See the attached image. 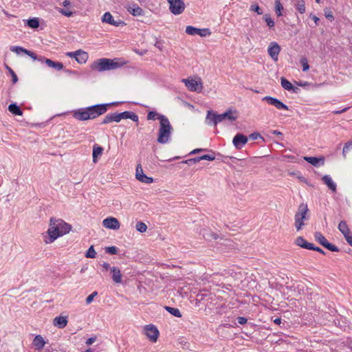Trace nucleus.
<instances>
[{"label": "nucleus", "mask_w": 352, "mask_h": 352, "mask_svg": "<svg viewBox=\"0 0 352 352\" xmlns=\"http://www.w3.org/2000/svg\"><path fill=\"white\" fill-rule=\"evenodd\" d=\"M114 104L115 102L98 104L86 108H80L74 111L73 117L80 121L94 120L104 114L108 110V107Z\"/></svg>", "instance_id": "nucleus-1"}, {"label": "nucleus", "mask_w": 352, "mask_h": 352, "mask_svg": "<svg viewBox=\"0 0 352 352\" xmlns=\"http://www.w3.org/2000/svg\"><path fill=\"white\" fill-rule=\"evenodd\" d=\"M50 222L47 230L49 238L45 241L46 243L54 242L58 237L69 233L72 230V226L60 219L52 217Z\"/></svg>", "instance_id": "nucleus-2"}, {"label": "nucleus", "mask_w": 352, "mask_h": 352, "mask_svg": "<svg viewBox=\"0 0 352 352\" xmlns=\"http://www.w3.org/2000/svg\"><path fill=\"white\" fill-rule=\"evenodd\" d=\"M228 120L230 122H234L237 119L236 111H232L229 109L226 112L221 114H218L212 110L208 111L206 120L208 125L216 126L217 124L221 122L224 120Z\"/></svg>", "instance_id": "nucleus-3"}, {"label": "nucleus", "mask_w": 352, "mask_h": 352, "mask_svg": "<svg viewBox=\"0 0 352 352\" xmlns=\"http://www.w3.org/2000/svg\"><path fill=\"white\" fill-rule=\"evenodd\" d=\"M123 64V63L119 62L116 58H102L94 60L90 65V67L92 70L102 72L118 69Z\"/></svg>", "instance_id": "nucleus-4"}, {"label": "nucleus", "mask_w": 352, "mask_h": 352, "mask_svg": "<svg viewBox=\"0 0 352 352\" xmlns=\"http://www.w3.org/2000/svg\"><path fill=\"white\" fill-rule=\"evenodd\" d=\"M160 129L157 141L160 144H166L169 142L173 130L166 116H160Z\"/></svg>", "instance_id": "nucleus-5"}, {"label": "nucleus", "mask_w": 352, "mask_h": 352, "mask_svg": "<svg viewBox=\"0 0 352 352\" xmlns=\"http://www.w3.org/2000/svg\"><path fill=\"white\" fill-rule=\"evenodd\" d=\"M308 212L309 209L307 204L305 203H301L299 205L298 210L294 215V226L297 231H300V230H302L303 226L305 225L304 221L305 220H308Z\"/></svg>", "instance_id": "nucleus-6"}, {"label": "nucleus", "mask_w": 352, "mask_h": 352, "mask_svg": "<svg viewBox=\"0 0 352 352\" xmlns=\"http://www.w3.org/2000/svg\"><path fill=\"white\" fill-rule=\"evenodd\" d=\"M188 88V89L190 91H195L199 93L203 89V83L201 78H197V79L193 78H186L182 79V80Z\"/></svg>", "instance_id": "nucleus-7"}, {"label": "nucleus", "mask_w": 352, "mask_h": 352, "mask_svg": "<svg viewBox=\"0 0 352 352\" xmlns=\"http://www.w3.org/2000/svg\"><path fill=\"white\" fill-rule=\"evenodd\" d=\"M314 238L318 243H319L321 245H322L324 248H327L329 251H340V249L334 244L329 243L321 232H316L314 233Z\"/></svg>", "instance_id": "nucleus-8"}, {"label": "nucleus", "mask_w": 352, "mask_h": 352, "mask_svg": "<svg viewBox=\"0 0 352 352\" xmlns=\"http://www.w3.org/2000/svg\"><path fill=\"white\" fill-rule=\"evenodd\" d=\"M170 11L177 15L182 14L185 9V4L183 0H168Z\"/></svg>", "instance_id": "nucleus-9"}, {"label": "nucleus", "mask_w": 352, "mask_h": 352, "mask_svg": "<svg viewBox=\"0 0 352 352\" xmlns=\"http://www.w3.org/2000/svg\"><path fill=\"white\" fill-rule=\"evenodd\" d=\"M263 101H266L269 104L274 106L278 110H288L287 105L282 102L280 100L272 97L265 96L262 98Z\"/></svg>", "instance_id": "nucleus-10"}, {"label": "nucleus", "mask_w": 352, "mask_h": 352, "mask_svg": "<svg viewBox=\"0 0 352 352\" xmlns=\"http://www.w3.org/2000/svg\"><path fill=\"white\" fill-rule=\"evenodd\" d=\"M186 32L190 35H199L201 36H206L211 34L210 30L208 28L199 29L195 28L191 25H188L186 28Z\"/></svg>", "instance_id": "nucleus-11"}, {"label": "nucleus", "mask_w": 352, "mask_h": 352, "mask_svg": "<svg viewBox=\"0 0 352 352\" xmlns=\"http://www.w3.org/2000/svg\"><path fill=\"white\" fill-rule=\"evenodd\" d=\"M145 334L152 341L156 342L159 336V331L153 324H148L144 327Z\"/></svg>", "instance_id": "nucleus-12"}, {"label": "nucleus", "mask_w": 352, "mask_h": 352, "mask_svg": "<svg viewBox=\"0 0 352 352\" xmlns=\"http://www.w3.org/2000/svg\"><path fill=\"white\" fill-rule=\"evenodd\" d=\"M248 137L245 135L238 133H236L232 140V143L234 147L239 150L248 142Z\"/></svg>", "instance_id": "nucleus-13"}, {"label": "nucleus", "mask_w": 352, "mask_h": 352, "mask_svg": "<svg viewBox=\"0 0 352 352\" xmlns=\"http://www.w3.org/2000/svg\"><path fill=\"white\" fill-rule=\"evenodd\" d=\"M102 225L106 228L111 230H118L120 227L119 221L116 218L111 217L104 219L102 221Z\"/></svg>", "instance_id": "nucleus-14"}, {"label": "nucleus", "mask_w": 352, "mask_h": 352, "mask_svg": "<svg viewBox=\"0 0 352 352\" xmlns=\"http://www.w3.org/2000/svg\"><path fill=\"white\" fill-rule=\"evenodd\" d=\"M267 52L270 57L276 61L280 52V47L277 43L272 42L268 47Z\"/></svg>", "instance_id": "nucleus-15"}, {"label": "nucleus", "mask_w": 352, "mask_h": 352, "mask_svg": "<svg viewBox=\"0 0 352 352\" xmlns=\"http://www.w3.org/2000/svg\"><path fill=\"white\" fill-rule=\"evenodd\" d=\"M199 234L202 235L206 241H211L212 239L217 240L218 239H223V237H221L217 233L212 232L207 228L201 229Z\"/></svg>", "instance_id": "nucleus-16"}, {"label": "nucleus", "mask_w": 352, "mask_h": 352, "mask_svg": "<svg viewBox=\"0 0 352 352\" xmlns=\"http://www.w3.org/2000/svg\"><path fill=\"white\" fill-rule=\"evenodd\" d=\"M102 21L103 23H109V24L112 25L116 27H118L120 25L124 24V21H122L121 20H118V21L114 20L113 16L109 12H107L103 14V16L102 17Z\"/></svg>", "instance_id": "nucleus-17"}, {"label": "nucleus", "mask_w": 352, "mask_h": 352, "mask_svg": "<svg viewBox=\"0 0 352 352\" xmlns=\"http://www.w3.org/2000/svg\"><path fill=\"white\" fill-rule=\"evenodd\" d=\"M304 160L308 163L311 164L315 167L323 166L324 164L325 159L323 156L320 157H304Z\"/></svg>", "instance_id": "nucleus-18"}, {"label": "nucleus", "mask_w": 352, "mask_h": 352, "mask_svg": "<svg viewBox=\"0 0 352 352\" xmlns=\"http://www.w3.org/2000/svg\"><path fill=\"white\" fill-rule=\"evenodd\" d=\"M113 122H119L120 119L118 113H109L106 115L101 122V124H106Z\"/></svg>", "instance_id": "nucleus-19"}, {"label": "nucleus", "mask_w": 352, "mask_h": 352, "mask_svg": "<svg viewBox=\"0 0 352 352\" xmlns=\"http://www.w3.org/2000/svg\"><path fill=\"white\" fill-rule=\"evenodd\" d=\"M118 114L120 120L122 119H131L133 122H138V116L133 111H125L122 113H118Z\"/></svg>", "instance_id": "nucleus-20"}, {"label": "nucleus", "mask_w": 352, "mask_h": 352, "mask_svg": "<svg viewBox=\"0 0 352 352\" xmlns=\"http://www.w3.org/2000/svg\"><path fill=\"white\" fill-rule=\"evenodd\" d=\"M294 243L296 245H298L302 248L307 249V250H311V248H312V245H313V243L307 241L302 236H298L295 239Z\"/></svg>", "instance_id": "nucleus-21"}, {"label": "nucleus", "mask_w": 352, "mask_h": 352, "mask_svg": "<svg viewBox=\"0 0 352 352\" xmlns=\"http://www.w3.org/2000/svg\"><path fill=\"white\" fill-rule=\"evenodd\" d=\"M280 83L283 88L285 90L292 91L294 93H297L299 90L297 87L293 86L292 84L284 77L281 78Z\"/></svg>", "instance_id": "nucleus-22"}, {"label": "nucleus", "mask_w": 352, "mask_h": 352, "mask_svg": "<svg viewBox=\"0 0 352 352\" xmlns=\"http://www.w3.org/2000/svg\"><path fill=\"white\" fill-rule=\"evenodd\" d=\"M112 273L111 278L115 283L120 284L122 283V274L120 270L117 267H112L111 268Z\"/></svg>", "instance_id": "nucleus-23"}, {"label": "nucleus", "mask_w": 352, "mask_h": 352, "mask_svg": "<svg viewBox=\"0 0 352 352\" xmlns=\"http://www.w3.org/2000/svg\"><path fill=\"white\" fill-rule=\"evenodd\" d=\"M10 51L12 52H14L17 54H19L21 53H24L25 54L28 55L30 57H32V56H34V52L28 50L24 47H22L21 46H12L10 47Z\"/></svg>", "instance_id": "nucleus-24"}, {"label": "nucleus", "mask_w": 352, "mask_h": 352, "mask_svg": "<svg viewBox=\"0 0 352 352\" xmlns=\"http://www.w3.org/2000/svg\"><path fill=\"white\" fill-rule=\"evenodd\" d=\"M67 317L64 316H57L54 319L53 324L55 327H57L58 328L63 329L65 327L67 324Z\"/></svg>", "instance_id": "nucleus-25"}, {"label": "nucleus", "mask_w": 352, "mask_h": 352, "mask_svg": "<svg viewBox=\"0 0 352 352\" xmlns=\"http://www.w3.org/2000/svg\"><path fill=\"white\" fill-rule=\"evenodd\" d=\"M32 344L36 350H41L45 344V341L41 335H37L35 336Z\"/></svg>", "instance_id": "nucleus-26"}, {"label": "nucleus", "mask_w": 352, "mask_h": 352, "mask_svg": "<svg viewBox=\"0 0 352 352\" xmlns=\"http://www.w3.org/2000/svg\"><path fill=\"white\" fill-rule=\"evenodd\" d=\"M322 180L323 182L329 187V189H331L333 192L336 191V184L334 183L331 179V177L328 175H325L322 177Z\"/></svg>", "instance_id": "nucleus-27"}, {"label": "nucleus", "mask_w": 352, "mask_h": 352, "mask_svg": "<svg viewBox=\"0 0 352 352\" xmlns=\"http://www.w3.org/2000/svg\"><path fill=\"white\" fill-rule=\"evenodd\" d=\"M103 148L100 145L95 144L93 146V162L96 163L98 161V157L102 154Z\"/></svg>", "instance_id": "nucleus-28"}, {"label": "nucleus", "mask_w": 352, "mask_h": 352, "mask_svg": "<svg viewBox=\"0 0 352 352\" xmlns=\"http://www.w3.org/2000/svg\"><path fill=\"white\" fill-rule=\"evenodd\" d=\"M128 11L133 15V16H143L144 15V10L138 6L137 4H133L132 6L129 7L128 9Z\"/></svg>", "instance_id": "nucleus-29"}, {"label": "nucleus", "mask_w": 352, "mask_h": 352, "mask_svg": "<svg viewBox=\"0 0 352 352\" xmlns=\"http://www.w3.org/2000/svg\"><path fill=\"white\" fill-rule=\"evenodd\" d=\"M339 231L344 235V237L351 234L350 229L345 221H341L338 227Z\"/></svg>", "instance_id": "nucleus-30"}, {"label": "nucleus", "mask_w": 352, "mask_h": 352, "mask_svg": "<svg viewBox=\"0 0 352 352\" xmlns=\"http://www.w3.org/2000/svg\"><path fill=\"white\" fill-rule=\"evenodd\" d=\"M46 65L51 68H54L57 71H60L63 69V64L61 62L54 61L51 59L46 60Z\"/></svg>", "instance_id": "nucleus-31"}, {"label": "nucleus", "mask_w": 352, "mask_h": 352, "mask_svg": "<svg viewBox=\"0 0 352 352\" xmlns=\"http://www.w3.org/2000/svg\"><path fill=\"white\" fill-rule=\"evenodd\" d=\"M88 59V54L82 50H78V55L76 58V60L80 63L83 64L87 62Z\"/></svg>", "instance_id": "nucleus-32"}, {"label": "nucleus", "mask_w": 352, "mask_h": 352, "mask_svg": "<svg viewBox=\"0 0 352 352\" xmlns=\"http://www.w3.org/2000/svg\"><path fill=\"white\" fill-rule=\"evenodd\" d=\"M8 110L15 116H22L23 111L16 103H12L8 106Z\"/></svg>", "instance_id": "nucleus-33"}, {"label": "nucleus", "mask_w": 352, "mask_h": 352, "mask_svg": "<svg viewBox=\"0 0 352 352\" xmlns=\"http://www.w3.org/2000/svg\"><path fill=\"white\" fill-rule=\"evenodd\" d=\"M296 9L300 13L304 14L305 12V2L304 0H297V2L294 4Z\"/></svg>", "instance_id": "nucleus-34"}, {"label": "nucleus", "mask_w": 352, "mask_h": 352, "mask_svg": "<svg viewBox=\"0 0 352 352\" xmlns=\"http://www.w3.org/2000/svg\"><path fill=\"white\" fill-rule=\"evenodd\" d=\"M274 5V10L277 16H282V11L283 10L284 8L280 2V0H275Z\"/></svg>", "instance_id": "nucleus-35"}, {"label": "nucleus", "mask_w": 352, "mask_h": 352, "mask_svg": "<svg viewBox=\"0 0 352 352\" xmlns=\"http://www.w3.org/2000/svg\"><path fill=\"white\" fill-rule=\"evenodd\" d=\"M27 25L32 29H36L39 27V20L38 18H31L27 20Z\"/></svg>", "instance_id": "nucleus-36"}, {"label": "nucleus", "mask_w": 352, "mask_h": 352, "mask_svg": "<svg viewBox=\"0 0 352 352\" xmlns=\"http://www.w3.org/2000/svg\"><path fill=\"white\" fill-rule=\"evenodd\" d=\"M164 308L168 313H170L173 316L177 317V318L182 317V314H181L180 311L179 310V309L168 307V306H166Z\"/></svg>", "instance_id": "nucleus-37"}, {"label": "nucleus", "mask_w": 352, "mask_h": 352, "mask_svg": "<svg viewBox=\"0 0 352 352\" xmlns=\"http://www.w3.org/2000/svg\"><path fill=\"white\" fill-rule=\"evenodd\" d=\"M138 180L145 184H151L153 179L151 177L146 176L144 173L142 175H138Z\"/></svg>", "instance_id": "nucleus-38"}, {"label": "nucleus", "mask_w": 352, "mask_h": 352, "mask_svg": "<svg viewBox=\"0 0 352 352\" xmlns=\"http://www.w3.org/2000/svg\"><path fill=\"white\" fill-rule=\"evenodd\" d=\"M263 20L265 21L267 25L271 29L273 28L275 25V23L274 20L272 19L270 14H265L263 16Z\"/></svg>", "instance_id": "nucleus-39"}, {"label": "nucleus", "mask_w": 352, "mask_h": 352, "mask_svg": "<svg viewBox=\"0 0 352 352\" xmlns=\"http://www.w3.org/2000/svg\"><path fill=\"white\" fill-rule=\"evenodd\" d=\"M160 116H164V115L160 114L155 111H151L148 113L146 118L148 120H159Z\"/></svg>", "instance_id": "nucleus-40"}, {"label": "nucleus", "mask_w": 352, "mask_h": 352, "mask_svg": "<svg viewBox=\"0 0 352 352\" xmlns=\"http://www.w3.org/2000/svg\"><path fill=\"white\" fill-rule=\"evenodd\" d=\"M96 256V252L95 251L94 246L91 245L85 253V256L89 258H94Z\"/></svg>", "instance_id": "nucleus-41"}, {"label": "nucleus", "mask_w": 352, "mask_h": 352, "mask_svg": "<svg viewBox=\"0 0 352 352\" xmlns=\"http://www.w3.org/2000/svg\"><path fill=\"white\" fill-rule=\"evenodd\" d=\"M135 228H136V230L141 233L146 232V230L147 229L146 225L144 222H142V221H138L136 223Z\"/></svg>", "instance_id": "nucleus-42"}, {"label": "nucleus", "mask_w": 352, "mask_h": 352, "mask_svg": "<svg viewBox=\"0 0 352 352\" xmlns=\"http://www.w3.org/2000/svg\"><path fill=\"white\" fill-rule=\"evenodd\" d=\"M300 64L302 66V71L303 72H307V70H309V65L308 64V60H307V58L302 57L300 58Z\"/></svg>", "instance_id": "nucleus-43"}, {"label": "nucleus", "mask_w": 352, "mask_h": 352, "mask_svg": "<svg viewBox=\"0 0 352 352\" xmlns=\"http://www.w3.org/2000/svg\"><path fill=\"white\" fill-rule=\"evenodd\" d=\"M324 12L325 17L329 21H333L334 20V16L333 15V12H331V10L329 8H324Z\"/></svg>", "instance_id": "nucleus-44"}, {"label": "nucleus", "mask_w": 352, "mask_h": 352, "mask_svg": "<svg viewBox=\"0 0 352 352\" xmlns=\"http://www.w3.org/2000/svg\"><path fill=\"white\" fill-rule=\"evenodd\" d=\"M250 10L252 12H255L257 13V14L261 15L263 14V10L259 7V6L257 3L252 4L250 6Z\"/></svg>", "instance_id": "nucleus-45"}, {"label": "nucleus", "mask_w": 352, "mask_h": 352, "mask_svg": "<svg viewBox=\"0 0 352 352\" xmlns=\"http://www.w3.org/2000/svg\"><path fill=\"white\" fill-rule=\"evenodd\" d=\"M6 69L8 70L9 73L12 76V81L13 84H15L18 81V77L15 72L8 65L6 66Z\"/></svg>", "instance_id": "nucleus-46"}, {"label": "nucleus", "mask_w": 352, "mask_h": 352, "mask_svg": "<svg viewBox=\"0 0 352 352\" xmlns=\"http://www.w3.org/2000/svg\"><path fill=\"white\" fill-rule=\"evenodd\" d=\"M105 252L110 254H117L118 248L116 246H109L105 248Z\"/></svg>", "instance_id": "nucleus-47"}, {"label": "nucleus", "mask_w": 352, "mask_h": 352, "mask_svg": "<svg viewBox=\"0 0 352 352\" xmlns=\"http://www.w3.org/2000/svg\"><path fill=\"white\" fill-rule=\"evenodd\" d=\"M30 58H32L34 60H38V61L41 62V63H45V64H46V60L49 59V58H45V56H37L35 53H34V56H32V57H30Z\"/></svg>", "instance_id": "nucleus-48"}, {"label": "nucleus", "mask_w": 352, "mask_h": 352, "mask_svg": "<svg viewBox=\"0 0 352 352\" xmlns=\"http://www.w3.org/2000/svg\"><path fill=\"white\" fill-rule=\"evenodd\" d=\"M97 295H98V292H97L95 291V292H92L90 295H89L87 297V298H86V303L87 305L90 304L93 301L94 297H96Z\"/></svg>", "instance_id": "nucleus-49"}, {"label": "nucleus", "mask_w": 352, "mask_h": 352, "mask_svg": "<svg viewBox=\"0 0 352 352\" xmlns=\"http://www.w3.org/2000/svg\"><path fill=\"white\" fill-rule=\"evenodd\" d=\"M58 11L63 15H64L65 16H67V17L72 16L73 15V12L72 11H70V10H65V9H63V8H60Z\"/></svg>", "instance_id": "nucleus-50"}, {"label": "nucleus", "mask_w": 352, "mask_h": 352, "mask_svg": "<svg viewBox=\"0 0 352 352\" xmlns=\"http://www.w3.org/2000/svg\"><path fill=\"white\" fill-rule=\"evenodd\" d=\"M249 138L250 139L252 140H256L258 138H261V139H263V138L261 135V134L258 132H254V133H251L250 135H249Z\"/></svg>", "instance_id": "nucleus-51"}, {"label": "nucleus", "mask_w": 352, "mask_h": 352, "mask_svg": "<svg viewBox=\"0 0 352 352\" xmlns=\"http://www.w3.org/2000/svg\"><path fill=\"white\" fill-rule=\"evenodd\" d=\"M201 160H208V161H213L215 159V157L214 155H203L201 156Z\"/></svg>", "instance_id": "nucleus-52"}, {"label": "nucleus", "mask_w": 352, "mask_h": 352, "mask_svg": "<svg viewBox=\"0 0 352 352\" xmlns=\"http://www.w3.org/2000/svg\"><path fill=\"white\" fill-rule=\"evenodd\" d=\"M310 250H314L320 254H325L324 251H323L320 248L315 246L314 244L312 245V248H311Z\"/></svg>", "instance_id": "nucleus-53"}, {"label": "nucleus", "mask_w": 352, "mask_h": 352, "mask_svg": "<svg viewBox=\"0 0 352 352\" xmlns=\"http://www.w3.org/2000/svg\"><path fill=\"white\" fill-rule=\"evenodd\" d=\"M237 321L240 324H245L247 322L248 320L245 317L239 316L237 318Z\"/></svg>", "instance_id": "nucleus-54"}, {"label": "nucleus", "mask_w": 352, "mask_h": 352, "mask_svg": "<svg viewBox=\"0 0 352 352\" xmlns=\"http://www.w3.org/2000/svg\"><path fill=\"white\" fill-rule=\"evenodd\" d=\"M96 340V337L94 336V337H91L89 338H88L87 340H86V344L87 345H91Z\"/></svg>", "instance_id": "nucleus-55"}, {"label": "nucleus", "mask_w": 352, "mask_h": 352, "mask_svg": "<svg viewBox=\"0 0 352 352\" xmlns=\"http://www.w3.org/2000/svg\"><path fill=\"white\" fill-rule=\"evenodd\" d=\"M142 174H144L142 168L141 166L139 164V165H138L137 168H136V174H135L136 179H138V175H142Z\"/></svg>", "instance_id": "nucleus-56"}, {"label": "nucleus", "mask_w": 352, "mask_h": 352, "mask_svg": "<svg viewBox=\"0 0 352 352\" xmlns=\"http://www.w3.org/2000/svg\"><path fill=\"white\" fill-rule=\"evenodd\" d=\"M78 50L75 51V52H67V56L69 57H71V58H74L76 59V58L78 55Z\"/></svg>", "instance_id": "nucleus-57"}, {"label": "nucleus", "mask_w": 352, "mask_h": 352, "mask_svg": "<svg viewBox=\"0 0 352 352\" xmlns=\"http://www.w3.org/2000/svg\"><path fill=\"white\" fill-rule=\"evenodd\" d=\"M350 107H345L341 110H336V111H333V114H341L344 112H346Z\"/></svg>", "instance_id": "nucleus-58"}, {"label": "nucleus", "mask_w": 352, "mask_h": 352, "mask_svg": "<svg viewBox=\"0 0 352 352\" xmlns=\"http://www.w3.org/2000/svg\"><path fill=\"white\" fill-rule=\"evenodd\" d=\"M344 239L347 241V243L352 246V235L351 234L344 236Z\"/></svg>", "instance_id": "nucleus-59"}, {"label": "nucleus", "mask_w": 352, "mask_h": 352, "mask_svg": "<svg viewBox=\"0 0 352 352\" xmlns=\"http://www.w3.org/2000/svg\"><path fill=\"white\" fill-rule=\"evenodd\" d=\"M310 17L314 21L316 25H318V23L320 21V19L314 14H310Z\"/></svg>", "instance_id": "nucleus-60"}, {"label": "nucleus", "mask_w": 352, "mask_h": 352, "mask_svg": "<svg viewBox=\"0 0 352 352\" xmlns=\"http://www.w3.org/2000/svg\"><path fill=\"white\" fill-rule=\"evenodd\" d=\"M182 164H187L188 165L190 166L192 164H193V161L192 160V158L191 159H188V160H184L183 162H181Z\"/></svg>", "instance_id": "nucleus-61"}, {"label": "nucleus", "mask_w": 352, "mask_h": 352, "mask_svg": "<svg viewBox=\"0 0 352 352\" xmlns=\"http://www.w3.org/2000/svg\"><path fill=\"white\" fill-rule=\"evenodd\" d=\"M350 149L346 146H344L343 147V150H342V155L344 156V158H346V153L349 151Z\"/></svg>", "instance_id": "nucleus-62"}, {"label": "nucleus", "mask_w": 352, "mask_h": 352, "mask_svg": "<svg viewBox=\"0 0 352 352\" xmlns=\"http://www.w3.org/2000/svg\"><path fill=\"white\" fill-rule=\"evenodd\" d=\"M102 266L106 271H107L108 270H111V267H110V265L108 263H103Z\"/></svg>", "instance_id": "nucleus-63"}, {"label": "nucleus", "mask_w": 352, "mask_h": 352, "mask_svg": "<svg viewBox=\"0 0 352 352\" xmlns=\"http://www.w3.org/2000/svg\"><path fill=\"white\" fill-rule=\"evenodd\" d=\"M192 160L193 161V164H196V163L199 162L201 160V156L196 157L192 158Z\"/></svg>", "instance_id": "nucleus-64"}]
</instances>
